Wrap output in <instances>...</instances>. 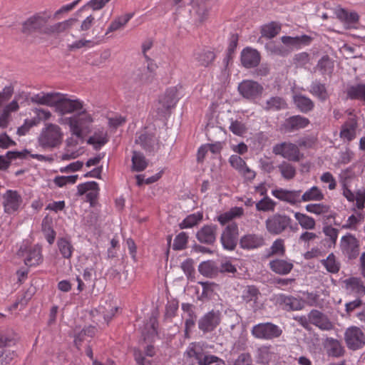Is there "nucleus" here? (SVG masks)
Returning a JSON list of instances; mask_svg holds the SVG:
<instances>
[{"instance_id": "obj_22", "label": "nucleus", "mask_w": 365, "mask_h": 365, "mask_svg": "<svg viewBox=\"0 0 365 365\" xmlns=\"http://www.w3.org/2000/svg\"><path fill=\"white\" fill-rule=\"evenodd\" d=\"M272 192L276 198L282 201H285L291 205H295L302 202L301 190L278 189L272 190Z\"/></svg>"}, {"instance_id": "obj_6", "label": "nucleus", "mask_w": 365, "mask_h": 365, "mask_svg": "<svg viewBox=\"0 0 365 365\" xmlns=\"http://www.w3.org/2000/svg\"><path fill=\"white\" fill-rule=\"evenodd\" d=\"M155 68L156 66L153 63H149L147 66L139 68L132 73L128 83H135L139 86L152 83L155 77Z\"/></svg>"}, {"instance_id": "obj_33", "label": "nucleus", "mask_w": 365, "mask_h": 365, "mask_svg": "<svg viewBox=\"0 0 365 365\" xmlns=\"http://www.w3.org/2000/svg\"><path fill=\"white\" fill-rule=\"evenodd\" d=\"M271 269L277 274H287L293 268V264L284 259H274L269 262Z\"/></svg>"}, {"instance_id": "obj_2", "label": "nucleus", "mask_w": 365, "mask_h": 365, "mask_svg": "<svg viewBox=\"0 0 365 365\" xmlns=\"http://www.w3.org/2000/svg\"><path fill=\"white\" fill-rule=\"evenodd\" d=\"M72 135L78 138H83L84 133L91 131L93 118L85 109H82L77 114L66 118Z\"/></svg>"}, {"instance_id": "obj_16", "label": "nucleus", "mask_w": 365, "mask_h": 365, "mask_svg": "<svg viewBox=\"0 0 365 365\" xmlns=\"http://www.w3.org/2000/svg\"><path fill=\"white\" fill-rule=\"evenodd\" d=\"M22 203V198L16 190H8L3 195L4 212L12 214L17 211Z\"/></svg>"}, {"instance_id": "obj_47", "label": "nucleus", "mask_w": 365, "mask_h": 365, "mask_svg": "<svg viewBox=\"0 0 365 365\" xmlns=\"http://www.w3.org/2000/svg\"><path fill=\"white\" fill-rule=\"evenodd\" d=\"M322 264L325 267L327 270L331 273H337L340 269V263L336 260L334 253L329 254L327 259H322Z\"/></svg>"}, {"instance_id": "obj_59", "label": "nucleus", "mask_w": 365, "mask_h": 365, "mask_svg": "<svg viewBox=\"0 0 365 365\" xmlns=\"http://www.w3.org/2000/svg\"><path fill=\"white\" fill-rule=\"evenodd\" d=\"M294 63L299 67H302L309 61V54L307 52H302L294 56L293 58Z\"/></svg>"}, {"instance_id": "obj_13", "label": "nucleus", "mask_w": 365, "mask_h": 365, "mask_svg": "<svg viewBox=\"0 0 365 365\" xmlns=\"http://www.w3.org/2000/svg\"><path fill=\"white\" fill-rule=\"evenodd\" d=\"M220 312L217 310H211L204 314L198 321V328L204 334L214 331L221 321Z\"/></svg>"}, {"instance_id": "obj_54", "label": "nucleus", "mask_w": 365, "mask_h": 365, "mask_svg": "<svg viewBox=\"0 0 365 365\" xmlns=\"http://www.w3.org/2000/svg\"><path fill=\"white\" fill-rule=\"evenodd\" d=\"M271 252L269 256L280 255L283 256L285 253L284 241L283 239H277L272 243L270 247Z\"/></svg>"}, {"instance_id": "obj_32", "label": "nucleus", "mask_w": 365, "mask_h": 365, "mask_svg": "<svg viewBox=\"0 0 365 365\" xmlns=\"http://www.w3.org/2000/svg\"><path fill=\"white\" fill-rule=\"evenodd\" d=\"M309 91L311 94L322 102L327 101L329 97L325 84L322 83L318 81H315L312 83Z\"/></svg>"}, {"instance_id": "obj_4", "label": "nucleus", "mask_w": 365, "mask_h": 365, "mask_svg": "<svg viewBox=\"0 0 365 365\" xmlns=\"http://www.w3.org/2000/svg\"><path fill=\"white\" fill-rule=\"evenodd\" d=\"M292 222L286 215L274 214L266 220V229L272 235H279L287 228H292Z\"/></svg>"}, {"instance_id": "obj_34", "label": "nucleus", "mask_w": 365, "mask_h": 365, "mask_svg": "<svg viewBox=\"0 0 365 365\" xmlns=\"http://www.w3.org/2000/svg\"><path fill=\"white\" fill-rule=\"evenodd\" d=\"M294 103L301 112L305 113L312 110L314 107V102L309 98L301 94L294 96Z\"/></svg>"}, {"instance_id": "obj_45", "label": "nucleus", "mask_w": 365, "mask_h": 365, "mask_svg": "<svg viewBox=\"0 0 365 365\" xmlns=\"http://www.w3.org/2000/svg\"><path fill=\"white\" fill-rule=\"evenodd\" d=\"M60 253L66 259H70L72 256L73 247L71 242L66 238H60L57 242Z\"/></svg>"}, {"instance_id": "obj_5", "label": "nucleus", "mask_w": 365, "mask_h": 365, "mask_svg": "<svg viewBox=\"0 0 365 365\" xmlns=\"http://www.w3.org/2000/svg\"><path fill=\"white\" fill-rule=\"evenodd\" d=\"M237 90L242 98L250 101H255L261 97L264 91L263 86L257 81L243 80L239 83Z\"/></svg>"}, {"instance_id": "obj_37", "label": "nucleus", "mask_w": 365, "mask_h": 365, "mask_svg": "<svg viewBox=\"0 0 365 365\" xmlns=\"http://www.w3.org/2000/svg\"><path fill=\"white\" fill-rule=\"evenodd\" d=\"M287 108V104L284 98L279 96L271 97L264 106L266 110H279Z\"/></svg>"}, {"instance_id": "obj_61", "label": "nucleus", "mask_w": 365, "mask_h": 365, "mask_svg": "<svg viewBox=\"0 0 365 365\" xmlns=\"http://www.w3.org/2000/svg\"><path fill=\"white\" fill-rule=\"evenodd\" d=\"M259 291L255 287H248L246 292L243 295L244 299L246 302L253 301L254 302H257L258 298Z\"/></svg>"}, {"instance_id": "obj_27", "label": "nucleus", "mask_w": 365, "mask_h": 365, "mask_svg": "<svg viewBox=\"0 0 365 365\" xmlns=\"http://www.w3.org/2000/svg\"><path fill=\"white\" fill-rule=\"evenodd\" d=\"M324 346L327 350V354L330 356L340 357L344 354V349L337 339L327 338Z\"/></svg>"}, {"instance_id": "obj_49", "label": "nucleus", "mask_w": 365, "mask_h": 365, "mask_svg": "<svg viewBox=\"0 0 365 365\" xmlns=\"http://www.w3.org/2000/svg\"><path fill=\"white\" fill-rule=\"evenodd\" d=\"M347 95L351 99H359L365 101V84H358L349 87Z\"/></svg>"}, {"instance_id": "obj_58", "label": "nucleus", "mask_w": 365, "mask_h": 365, "mask_svg": "<svg viewBox=\"0 0 365 365\" xmlns=\"http://www.w3.org/2000/svg\"><path fill=\"white\" fill-rule=\"evenodd\" d=\"M230 130L235 135H242L246 132V126L238 120H232L230 125Z\"/></svg>"}, {"instance_id": "obj_17", "label": "nucleus", "mask_w": 365, "mask_h": 365, "mask_svg": "<svg viewBox=\"0 0 365 365\" xmlns=\"http://www.w3.org/2000/svg\"><path fill=\"white\" fill-rule=\"evenodd\" d=\"M48 17L40 14H36L29 18L24 22L21 31L24 34H30L33 32L40 31L43 28L48 21Z\"/></svg>"}, {"instance_id": "obj_35", "label": "nucleus", "mask_w": 365, "mask_h": 365, "mask_svg": "<svg viewBox=\"0 0 365 365\" xmlns=\"http://www.w3.org/2000/svg\"><path fill=\"white\" fill-rule=\"evenodd\" d=\"M301 195L302 202L321 201L324 198V195L317 186L312 187Z\"/></svg>"}, {"instance_id": "obj_40", "label": "nucleus", "mask_w": 365, "mask_h": 365, "mask_svg": "<svg viewBox=\"0 0 365 365\" xmlns=\"http://www.w3.org/2000/svg\"><path fill=\"white\" fill-rule=\"evenodd\" d=\"M132 169L136 172L144 170L148 166V162L145 156L137 151L133 152L132 156Z\"/></svg>"}, {"instance_id": "obj_11", "label": "nucleus", "mask_w": 365, "mask_h": 365, "mask_svg": "<svg viewBox=\"0 0 365 365\" xmlns=\"http://www.w3.org/2000/svg\"><path fill=\"white\" fill-rule=\"evenodd\" d=\"M344 339L347 347L351 350H357L365 345V335L360 328L351 327L344 334Z\"/></svg>"}, {"instance_id": "obj_18", "label": "nucleus", "mask_w": 365, "mask_h": 365, "mask_svg": "<svg viewBox=\"0 0 365 365\" xmlns=\"http://www.w3.org/2000/svg\"><path fill=\"white\" fill-rule=\"evenodd\" d=\"M308 317L310 323L321 330L330 331L334 329V324L328 317L317 309H312Z\"/></svg>"}, {"instance_id": "obj_24", "label": "nucleus", "mask_w": 365, "mask_h": 365, "mask_svg": "<svg viewBox=\"0 0 365 365\" xmlns=\"http://www.w3.org/2000/svg\"><path fill=\"white\" fill-rule=\"evenodd\" d=\"M309 124V120L302 115H293L284 120L283 128L287 132H294L306 128Z\"/></svg>"}, {"instance_id": "obj_57", "label": "nucleus", "mask_w": 365, "mask_h": 365, "mask_svg": "<svg viewBox=\"0 0 365 365\" xmlns=\"http://www.w3.org/2000/svg\"><path fill=\"white\" fill-rule=\"evenodd\" d=\"M33 110L36 115V117L32 119L36 121V125L38 124L41 120H49L52 115L49 110L43 108H34Z\"/></svg>"}, {"instance_id": "obj_36", "label": "nucleus", "mask_w": 365, "mask_h": 365, "mask_svg": "<svg viewBox=\"0 0 365 365\" xmlns=\"http://www.w3.org/2000/svg\"><path fill=\"white\" fill-rule=\"evenodd\" d=\"M244 210L242 207H235L230 209L229 211L220 215L217 217V220L222 225L230 222L236 217H241L243 215Z\"/></svg>"}, {"instance_id": "obj_51", "label": "nucleus", "mask_w": 365, "mask_h": 365, "mask_svg": "<svg viewBox=\"0 0 365 365\" xmlns=\"http://www.w3.org/2000/svg\"><path fill=\"white\" fill-rule=\"evenodd\" d=\"M305 209L310 213L321 215L328 213L330 211L331 207L323 203H316L307 205Z\"/></svg>"}, {"instance_id": "obj_7", "label": "nucleus", "mask_w": 365, "mask_h": 365, "mask_svg": "<svg viewBox=\"0 0 365 365\" xmlns=\"http://www.w3.org/2000/svg\"><path fill=\"white\" fill-rule=\"evenodd\" d=\"M177 89L170 88L161 96L157 106L158 114L161 117H165L170 113V110L173 108L178 102Z\"/></svg>"}, {"instance_id": "obj_41", "label": "nucleus", "mask_w": 365, "mask_h": 365, "mask_svg": "<svg viewBox=\"0 0 365 365\" xmlns=\"http://www.w3.org/2000/svg\"><path fill=\"white\" fill-rule=\"evenodd\" d=\"M294 217L304 230H314L316 227L315 220L309 215L297 212L294 213Z\"/></svg>"}, {"instance_id": "obj_8", "label": "nucleus", "mask_w": 365, "mask_h": 365, "mask_svg": "<svg viewBox=\"0 0 365 365\" xmlns=\"http://www.w3.org/2000/svg\"><path fill=\"white\" fill-rule=\"evenodd\" d=\"M282 331L275 324L267 322L258 324L252 329V335L257 339H272L279 337Z\"/></svg>"}, {"instance_id": "obj_3", "label": "nucleus", "mask_w": 365, "mask_h": 365, "mask_svg": "<svg viewBox=\"0 0 365 365\" xmlns=\"http://www.w3.org/2000/svg\"><path fill=\"white\" fill-rule=\"evenodd\" d=\"M208 355L202 344L192 342L184 353L185 363L187 365H202Z\"/></svg>"}, {"instance_id": "obj_15", "label": "nucleus", "mask_w": 365, "mask_h": 365, "mask_svg": "<svg viewBox=\"0 0 365 365\" xmlns=\"http://www.w3.org/2000/svg\"><path fill=\"white\" fill-rule=\"evenodd\" d=\"M281 40L285 46L289 47V49L277 47L275 49V53L282 56H285L290 52L291 49L294 48H299L302 44H309L312 40V38L307 35H302L301 36L296 37L282 36Z\"/></svg>"}, {"instance_id": "obj_1", "label": "nucleus", "mask_w": 365, "mask_h": 365, "mask_svg": "<svg viewBox=\"0 0 365 365\" xmlns=\"http://www.w3.org/2000/svg\"><path fill=\"white\" fill-rule=\"evenodd\" d=\"M63 139L61 128L54 123H47L42 128L38 137L39 146L44 149H53L59 147Z\"/></svg>"}, {"instance_id": "obj_29", "label": "nucleus", "mask_w": 365, "mask_h": 365, "mask_svg": "<svg viewBox=\"0 0 365 365\" xmlns=\"http://www.w3.org/2000/svg\"><path fill=\"white\" fill-rule=\"evenodd\" d=\"M344 283L348 291L361 296L365 294V286L360 278L354 277H349L346 279Z\"/></svg>"}, {"instance_id": "obj_10", "label": "nucleus", "mask_w": 365, "mask_h": 365, "mask_svg": "<svg viewBox=\"0 0 365 365\" xmlns=\"http://www.w3.org/2000/svg\"><path fill=\"white\" fill-rule=\"evenodd\" d=\"M340 249L346 257L354 259L359 255V242L353 235L348 233L341 237Z\"/></svg>"}, {"instance_id": "obj_52", "label": "nucleus", "mask_w": 365, "mask_h": 365, "mask_svg": "<svg viewBox=\"0 0 365 365\" xmlns=\"http://www.w3.org/2000/svg\"><path fill=\"white\" fill-rule=\"evenodd\" d=\"M202 219V214L197 212L191 214L179 225L181 229H186L196 225Z\"/></svg>"}, {"instance_id": "obj_56", "label": "nucleus", "mask_w": 365, "mask_h": 365, "mask_svg": "<svg viewBox=\"0 0 365 365\" xmlns=\"http://www.w3.org/2000/svg\"><path fill=\"white\" fill-rule=\"evenodd\" d=\"M188 237L184 232L178 234L174 240L173 247L175 250H180L185 248Z\"/></svg>"}, {"instance_id": "obj_38", "label": "nucleus", "mask_w": 365, "mask_h": 365, "mask_svg": "<svg viewBox=\"0 0 365 365\" xmlns=\"http://www.w3.org/2000/svg\"><path fill=\"white\" fill-rule=\"evenodd\" d=\"M16 341V334L9 329L0 330V347H6L14 345Z\"/></svg>"}, {"instance_id": "obj_64", "label": "nucleus", "mask_w": 365, "mask_h": 365, "mask_svg": "<svg viewBox=\"0 0 365 365\" xmlns=\"http://www.w3.org/2000/svg\"><path fill=\"white\" fill-rule=\"evenodd\" d=\"M356 207L361 210L364 207L365 203V189L359 190L355 196Z\"/></svg>"}, {"instance_id": "obj_9", "label": "nucleus", "mask_w": 365, "mask_h": 365, "mask_svg": "<svg viewBox=\"0 0 365 365\" xmlns=\"http://www.w3.org/2000/svg\"><path fill=\"white\" fill-rule=\"evenodd\" d=\"M273 153L281 155L289 161L299 162L303 157L297 145L291 143H282L273 147Z\"/></svg>"}, {"instance_id": "obj_39", "label": "nucleus", "mask_w": 365, "mask_h": 365, "mask_svg": "<svg viewBox=\"0 0 365 365\" xmlns=\"http://www.w3.org/2000/svg\"><path fill=\"white\" fill-rule=\"evenodd\" d=\"M336 17L345 24H355L359 21V15L356 12L349 13L344 9H338L335 11Z\"/></svg>"}, {"instance_id": "obj_31", "label": "nucleus", "mask_w": 365, "mask_h": 365, "mask_svg": "<svg viewBox=\"0 0 365 365\" xmlns=\"http://www.w3.org/2000/svg\"><path fill=\"white\" fill-rule=\"evenodd\" d=\"M279 302L282 304L284 305V309L287 311L301 310L304 306V302L302 299L291 296L281 295L279 297Z\"/></svg>"}, {"instance_id": "obj_46", "label": "nucleus", "mask_w": 365, "mask_h": 365, "mask_svg": "<svg viewBox=\"0 0 365 365\" xmlns=\"http://www.w3.org/2000/svg\"><path fill=\"white\" fill-rule=\"evenodd\" d=\"M317 66L321 71L322 74L330 76L333 72L334 62L328 56L326 55L318 61Z\"/></svg>"}, {"instance_id": "obj_62", "label": "nucleus", "mask_w": 365, "mask_h": 365, "mask_svg": "<svg viewBox=\"0 0 365 365\" xmlns=\"http://www.w3.org/2000/svg\"><path fill=\"white\" fill-rule=\"evenodd\" d=\"M96 188H98V183L94 181L80 184L78 185V195H83L88 192L91 189Z\"/></svg>"}, {"instance_id": "obj_50", "label": "nucleus", "mask_w": 365, "mask_h": 365, "mask_svg": "<svg viewBox=\"0 0 365 365\" xmlns=\"http://www.w3.org/2000/svg\"><path fill=\"white\" fill-rule=\"evenodd\" d=\"M280 29V25L275 22H271L270 24L264 25L262 27V36L268 38H274L278 34Z\"/></svg>"}, {"instance_id": "obj_43", "label": "nucleus", "mask_w": 365, "mask_h": 365, "mask_svg": "<svg viewBox=\"0 0 365 365\" xmlns=\"http://www.w3.org/2000/svg\"><path fill=\"white\" fill-rule=\"evenodd\" d=\"M41 261V248L38 246H36L35 247L30 250L24 259L25 264L30 267L38 264Z\"/></svg>"}, {"instance_id": "obj_44", "label": "nucleus", "mask_w": 365, "mask_h": 365, "mask_svg": "<svg viewBox=\"0 0 365 365\" xmlns=\"http://www.w3.org/2000/svg\"><path fill=\"white\" fill-rule=\"evenodd\" d=\"M132 14H126L115 19L110 23L106 33V35H108L109 33L113 32L123 27L132 18Z\"/></svg>"}, {"instance_id": "obj_30", "label": "nucleus", "mask_w": 365, "mask_h": 365, "mask_svg": "<svg viewBox=\"0 0 365 365\" xmlns=\"http://www.w3.org/2000/svg\"><path fill=\"white\" fill-rule=\"evenodd\" d=\"M194 58L200 66L207 67L214 61L215 54L210 50L202 49L194 53Z\"/></svg>"}, {"instance_id": "obj_12", "label": "nucleus", "mask_w": 365, "mask_h": 365, "mask_svg": "<svg viewBox=\"0 0 365 365\" xmlns=\"http://www.w3.org/2000/svg\"><path fill=\"white\" fill-rule=\"evenodd\" d=\"M56 110L61 115L80 112L83 108V103L78 100H71L66 98L65 95L60 93L58 103L56 105Z\"/></svg>"}, {"instance_id": "obj_26", "label": "nucleus", "mask_w": 365, "mask_h": 365, "mask_svg": "<svg viewBox=\"0 0 365 365\" xmlns=\"http://www.w3.org/2000/svg\"><path fill=\"white\" fill-rule=\"evenodd\" d=\"M77 19L71 18L62 22L56 23L53 25L46 26L43 31L46 34H58L70 29L76 22Z\"/></svg>"}, {"instance_id": "obj_28", "label": "nucleus", "mask_w": 365, "mask_h": 365, "mask_svg": "<svg viewBox=\"0 0 365 365\" xmlns=\"http://www.w3.org/2000/svg\"><path fill=\"white\" fill-rule=\"evenodd\" d=\"M357 128V122L355 118H349L341 127L340 131V137L351 141L356 136V129Z\"/></svg>"}, {"instance_id": "obj_20", "label": "nucleus", "mask_w": 365, "mask_h": 365, "mask_svg": "<svg viewBox=\"0 0 365 365\" xmlns=\"http://www.w3.org/2000/svg\"><path fill=\"white\" fill-rule=\"evenodd\" d=\"M217 230V225H204L197 232L196 238L201 243L213 245L216 240Z\"/></svg>"}, {"instance_id": "obj_21", "label": "nucleus", "mask_w": 365, "mask_h": 365, "mask_svg": "<svg viewBox=\"0 0 365 365\" xmlns=\"http://www.w3.org/2000/svg\"><path fill=\"white\" fill-rule=\"evenodd\" d=\"M260 62V54L254 48H245L241 53V63L247 68L256 67Z\"/></svg>"}, {"instance_id": "obj_63", "label": "nucleus", "mask_w": 365, "mask_h": 365, "mask_svg": "<svg viewBox=\"0 0 365 365\" xmlns=\"http://www.w3.org/2000/svg\"><path fill=\"white\" fill-rule=\"evenodd\" d=\"M233 365H254L252 356L248 353L240 354Z\"/></svg>"}, {"instance_id": "obj_23", "label": "nucleus", "mask_w": 365, "mask_h": 365, "mask_svg": "<svg viewBox=\"0 0 365 365\" xmlns=\"http://www.w3.org/2000/svg\"><path fill=\"white\" fill-rule=\"evenodd\" d=\"M59 97L60 93L41 92L31 96L30 101L31 103L38 105L56 107V103H58V98Z\"/></svg>"}, {"instance_id": "obj_55", "label": "nucleus", "mask_w": 365, "mask_h": 365, "mask_svg": "<svg viewBox=\"0 0 365 365\" xmlns=\"http://www.w3.org/2000/svg\"><path fill=\"white\" fill-rule=\"evenodd\" d=\"M274 207L275 202L268 197H264L256 204V209L263 212L273 211Z\"/></svg>"}, {"instance_id": "obj_25", "label": "nucleus", "mask_w": 365, "mask_h": 365, "mask_svg": "<svg viewBox=\"0 0 365 365\" xmlns=\"http://www.w3.org/2000/svg\"><path fill=\"white\" fill-rule=\"evenodd\" d=\"M135 143L146 151L151 152L157 148L158 139L153 133L145 132L135 139Z\"/></svg>"}, {"instance_id": "obj_19", "label": "nucleus", "mask_w": 365, "mask_h": 365, "mask_svg": "<svg viewBox=\"0 0 365 365\" xmlns=\"http://www.w3.org/2000/svg\"><path fill=\"white\" fill-rule=\"evenodd\" d=\"M265 243L262 235L248 233L243 235L240 240V246L243 250H255L262 247Z\"/></svg>"}, {"instance_id": "obj_53", "label": "nucleus", "mask_w": 365, "mask_h": 365, "mask_svg": "<svg viewBox=\"0 0 365 365\" xmlns=\"http://www.w3.org/2000/svg\"><path fill=\"white\" fill-rule=\"evenodd\" d=\"M107 142L108 139L106 138V135L99 134L97 133H95L87 140V143L92 145L96 150H99Z\"/></svg>"}, {"instance_id": "obj_48", "label": "nucleus", "mask_w": 365, "mask_h": 365, "mask_svg": "<svg viewBox=\"0 0 365 365\" xmlns=\"http://www.w3.org/2000/svg\"><path fill=\"white\" fill-rule=\"evenodd\" d=\"M199 272L204 276L212 277L218 272V268L213 262H203L199 265Z\"/></svg>"}, {"instance_id": "obj_14", "label": "nucleus", "mask_w": 365, "mask_h": 365, "mask_svg": "<svg viewBox=\"0 0 365 365\" xmlns=\"http://www.w3.org/2000/svg\"><path fill=\"white\" fill-rule=\"evenodd\" d=\"M238 235V226L235 222L227 225L220 237L224 248L228 250H235L237 245Z\"/></svg>"}, {"instance_id": "obj_60", "label": "nucleus", "mask_w": 365, "mask_h": 365, "mask_svg": "<svg viewBox=\"0 0 365 365\" xmlns=\"http://www.w3.org/2000/svg\"><path fill=\"white\" fill-rule=\"evenodd\" d=\"M229 162L232 168L238 170H241L246 165L245 160L237 155H232L229 159Z\"/></svg>"}, {"instance_id": "obj_42", "label": "nucleus", "mask_w": 365, "mask_h": 365, "mask_svg": "<svg viewBox=\"0 0 365 365\" xmlns=\"http://www.w3.org/2000/svg\"><path fill=\"white\" fill-rule=\"evenodd\" d=\"M277 168L282 178L287 180H292L297 174L296 168L289 162L282 161Z\"/></svg>"}]
</instances>
